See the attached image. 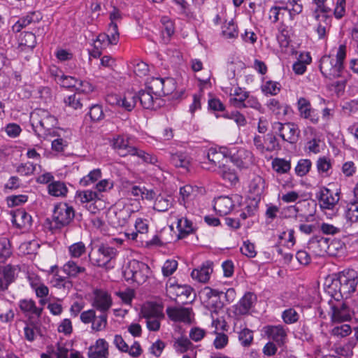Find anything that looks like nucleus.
I'll use <instances>...</instances> for the list:
<instances>
[{
  "mask_svg": "<svg viewBox=\"0 0 358 358\" xmlns=\"http://www.w3.org/2000/svg\"><path fill=\"white\" fill-rule=\"evenodd\" d=\"M10 244L6 238H0V263L5 262L11 255Z\"/></svg>",
  "mask_w": 358,
  "mask_h": 358,
  "instance_id": "56",
  "label": "nucleus"
},
{
  "mask_svg": "<svg viewBox=\"0 0 358 358\" xmlns=\"http://www.w3.org/2000/svg\"><path fill=\"white\" fill-rule=\"evenodd\" d=\"M141 315L145 320L151 317H164L162 310L152 303L144 305L141 309Z\"/></svg>",
  "mask_w": 358,
  "mask_h": 358,
  "instance_id": "50",
  "label": "nucleus"
},
{
  "mask_svg": "<svg viewBox=\"0 0 358 358\" xmlns=\"http://www.w3.org/2000/svg\"><path fill=\"white\" fill-rule=\"evenodd\" d=\"M265 333L270 339L277 343H282L285 338L286 332L281 326H268L266 327Z\"/></svg>",
  "mask_w": 358,
  "mask_h": 358,
  "instance_id": "37",
  "label": "nucleus"
},
{
  "mask_svg": "<svg viewBox=\"0 0 358 358\" xmlns=\"http://www.w3.org/2000/svg\"><path fill=\"white\" fill-rule=\"evenodd\" d=\"M75 216L74 209L66 203H59L55 206L52 214V227L62 229L68 226Z\"/></svg>",
  "mask_w": 358,
  "mask_h": 358,
  "instance_id": "8",
  "label": "nucleus"
},
{
  "mask_svg": "<svg viewBox=\"0 0 358 358\" xmlns=\"http://www.w3.org/2000/svg\"><path fill=\"white\" fill-rule=\"evenodd\" d=\"M69 349L62 344L58 343L55 348H48L45 353L41 355V358H69Z\"/></svg>",
  "mask_w": 358,
  "mask_h": 358,
  "instance_id": "34",
  "label": "nucleus"
},
{
  "mask_svg": "<svg viewBox=\"0 0 358 358\" xmlns=\"http://www.w3.org/2000/svg\"><path fill=\"white\" fill-rule=\"evenodd\" d=\"M138 99L141 105L145 109H153L156 96L148 90H141L138 92Z\"/></svg>",
  "mask_w": 358,
  "mask_h": 358,
  "instance_id": "43",
  "label": "nucleus"
},
{
  "mask_svg": "<svg viewBox=\"0 0 358 358\" xmlns=\"http://www.w3.org/2000/svg\"><path fill=\"white\" fill-rule=\"evenodd\" d=\"M327 0H313L315 8L313 10V17L316 21H329L331 9L325 5Z\"/></svg>",
  "mask_w": 358,
  "mask_h": 358,
  "instance_id": "26",
  "label": "nucleus"
},
{
  "mask_svg": "<svg viewBox=\"0 0 358 358\" xmlns=\"http://www.w3.org/2000/svg\"><path fill=\"white\" fill-rule=\"evenodd\" d=\"M166 313L169 317L174 322L189 323L192 320V308L170 307L166 309Z\"/></svg>",
  "mask_w": 358,
  "mask_h": 358,
  "instance_id": "18",
  "label": "nucleus"
},
{
  "mask_svg": "<svg viewBox=\"0 0 358 358\" xmlns=\"http://www.w3.org/2000/svg\"><path fill=\"white\" fill-rule=\"evenodd\" d=\"M66 131L60 129L55 132L54 137H57L52 141V150L57 152H62L67 148L71 139Z\"/></svg>",
  "mask_w": 358,
  "mask_h": 358,
  "instance_id": "28",
  "label": "nucleus"
},
{
  "mask_svg": "<svg viewBox=\"0 0 358 358\" xmlns=\"http://www.w3.org/2000/svg\"><path fill=\"white\" fill-rule=\"evenodd\" d=\"M19 41L20 47L22 50H32L36 45V36L32 32L22 34Z\"/></svg>",
  "mask_w": 358,
  "mask_h": 358,
  "instance_id": "46",
  "label": "nucleus"
},
{
  "mask_svg": "<svg viewBox=\"0 0 358 358\" xmlns=\"http://www.w3.org/2000/svg\"><path fill=\"white\" fill-rule=\"evenodd\" d=\"M120 105L118 108H122L127 111H131L136 104V96L131 92L120 96Z\"/></svg>",
  "mask_w": 358,
  "mask_h": 358,
  "instance_id": "48",
  "label": "nucleus"
},
{
  "mask_svg": "<svg viewBox=\"0 0 358 358\" xmlns=\"http://www.w3.org/2000/svg\"><path fill=\"white\" fill-rule=\"evenodd\" d=\"M223 294L217 289H213L209 287H205L200 292L201 297L207 303L208 306L213 305L220 298V295Z\"/></svg>",
  "mask_w": 358,
  "mask_h": 358,
  "instance_id": "41",
  "label": "nucleus"
},
{
  "mask_svg": "<svg viewBox=\"0 0 358 358\" xmlns=\"http://www.w3.org/2000/svg\"><path fill=\"white\" fill-rule=\"evenodd\" d=\"M226 93H229V103L236 108H243L244 101L248 98L249 92L240 87L227 88Z\"/></svg>",
  "mask_w": 358,
  "mask_h": 358,
  "instance_id": "19",
  "label": "nucleus"
},
{
  "mask_svg": "<svg viewBox=\"0 0 358 358\" xmlns=\"http://www.w3.org/2000/svg\"><path fill=\"white\" fill-rule=\"evenodd\" d=\"M101 176L102 172L100 169H93L87 175L80 179V185L83 187L90 186L98 181Z\"/></svg>",
  "mask_w": 358,
  "mask_h": 358,
  "instance_id": "52",
  "label": "nucleus"
},
{
  "mask_svg": "<svg viewBox=\"0 0 358 358\" xmlns=\"http://www.w3.org/2000/svg\"><path fill=\"white\" fill-rule=\"evenodd\" d=\"M74 88L78 94H90L94 90V87L89 81L78 79H77Z\"/></svg>",
  "mask_w": 358,
  "mask_h": 358,
  "instance_id": "62",
  "label": "nucleus"
},
{
  "mask_svg": "<svg viewBox=\"0 0 358 358\" xmlns=\"http://www.w3.org/2000/svg\"><path fill=\"white\" fill-rule=\"evenodd\" d=\"M87 252V247L83 241H78L68 247V253L73 259L80 258Z\"/></svg>",
  "mask_w": 358,
  "mask_h": 358,
  "instance_id": "49",
  "label": "nucleus"
},
{
  "mask_svg": "<svg viewBox=\"0 0 358 358\" xmlns=\"http://www.w3.org/2000/svg\"><path fill=\"white\" fill-rule=\"evenodd\" d=\"M272 128L285 141L295 143L298 140L300 131L297 125L294 123L282 124L275 122L272 124Z\"/></svg>",
  "mask_w": 358,
  "mask_h": 358,
  "instance_id": "9",
  "label": "nucleus"
},
{
  "mask_svg": "<svg viewBox=\"0 0 358 358\" xmlns=\"http://www.w3.org/2000/svg\"><path fill=\"white\" fill-rule=\"evenodd\" d=\"M191 157L185 152L178 151L171 154V163L177 168L187 169L191 164Z\"/></svg>",
  "mask_w": 358,
  "mask_h": 358,
  "instance_id": "32",
  "label": "nucleus"
},
{
  "mask_svg": "<svg viewBox=\"0 0 358 358\" xmlns=\"http://www.w3.org/2000/svg\"><path fill=\"white\" fill-rule=\"evenodd\" d=\"M93 294V307L101 313H106L113 304L110 294L103 289H95Z\"/></svg>",
  "mask_w": 358,
  "mask_h": 358,
  "instance_id": "16",
  "label": "nucleus"
},
{
  "mask_svg": "<svg viewBox=\"0 0 358 358\" xmlns=\"http://www.w3.org/2000/svg\"><path fill=\"white\" fill-rule=\"evenodd\" d=\"M48 193L55 197H64L68 192L66 184L62 181H52L48 186Z\"/></svg>",
  "mask_w": 358,
  "mask_h": 358,
  "instance_id": "39",
  "label": "nucleus"
},
{
  "mask_svg": "<svg viewBox=\"0 0 358 358\" xmlns=\"http://www.w3.org/2000/svg\"><path fill=\"white\" fill-rule=\"evenodd\" d=\"M113 181L110 179H103L95 185V192H98L101 197V193L108 192L113 188Z\"/></svg>",
  "mask_w": 358,
  "mask_h": 358,
  "instance_id": "64",
  "label": "nucleus"
},
{
  "mask_svg": "<svg viewBox=\"0 0 358 358\" xmlns=\"http://www.w3.org/2000/svg\"><path fill=\"white\" fill-rule=\"evenodd\" d=\"M146 89L156 96V100L161 96L171 94L176 90V82L172 78L152 77L146 82Z\"/></svg>",
  "mask_w": 358,
  "mask_h": 358,
  "instance_id": "7",
  "label": "nucleus"
},
{
  "mask_svg": "<svg viewBox=\"0 0 358 358\" xmlns=\"http://www.w3.org/2000/svg\"><path fill=\"white\" fill-rule=\"evenodd\" d=\"M11 222L17 228L28 230L31 226V216L27 213L24 209H17L12 211Z\"/></svg>",
  "mask_w": 358,
  "mask_h": 358,
  "instance_id": "20",
  "label": "nucleus"
},
{
  "mask_svg": "<svg viewBox=\"0 0 358 358\" xmlns=\"http://www.w3.org/2000/svg\"><path fill=\"white\" fill-rule=\"evenodd\" d=\"M268 108L272 110L278 116H285L287 114L289 109L288 106L281 104L280 101L275 99H271L267 103Z\"/></svg>",
  "mask_w": 358,
  "mask_h": 358,
  "instance_id": "51",
  "label": "nucleus"
},
{
  "mask_svg": "<svg viewBox=\"0 0 358 358\" xmlns=\"http://www.w3.org/2000/svg\"><path fill=\"white\" fill-rule=\"evenodd\" d=\"M238 341L245 348L250 347L253 342V331L247 327L241 329L238 332Z\"/></svg>",
  "mask_w": 358,
  "mask_h": 358,
  "instance_id": "55",
  "label": "nucleus"
},
{
  "mask_svg": "<svg viewBox=\"0 0 358 358\" xmlns=\"http://www.w3.org/2000/svg\"><path fill=\"white\" fill-rule=\"evenodd\" d=\"M358 284V273L354 269H345L343 271L329 276L325 285L332 292L340 294L343 299H348L356 291Z\"/></svg>",
  "mask_w": 358,
  "mask_h": 358,
  "instance_id": "2",
  "label": "nucleus"
},
{
  "mask_svg": "<svg viewBox=\"0 0 358 358\" xmlns=\"http://www.w3.org/2000/svg\"><path fill=\"white\" fill-rule=\"evenodd\" d=\"M176 227L178 231V238H183L195 230L193 222L187 217H181L177 218Z\"/></svg>",
  "mask_w": 358,
  "mask_h": 358,
  "instance_id": "30",
  "label": "nucleus"
},
{
  "mask_svg": "<svg viewBox=\"0 0 358 358\" xmlns=\"http://www.w3.org/2000/svg\"><path fill=\"white\" fill-rule=\"evenodd\" d=\"M139 266L145 268V264L136 259H132L128 262L123 271V275L127 281H131V279H134Z\"/></svg>",
  "mask_w": 358,
  "mask_h": 358,
  "instance_id": "42",
  "label": "nucleus"
},
{
  "mask_svg": "<svg viewBox=\"0 0 358 358\" xmlns=\"http://www.w3.org/2000/svg\"><path fill=\"white\" fill-rule=\"evenodd\" d=\"M241 201L242 196L238 194H233L231 196H221L214 200L213 208L220 215H226Z\"/></svg>",
  "mask_w": 358,
  "mask_h": 358,
  "instance_id": "11",
  "label": "nucleus"
},
{
  "mask_svg": "<svg viewBox=\"0 0 358 358\" xmlns=\"http://www.w3.org/2000/svg\"><path fill=\"white\" fill-rule=\"evenodd\" d=\"M312 162L308 159H300L295 167V173L299 176H306L310 170Z\"/></svg>",
  "mask_w": 358,
  "mask_h": 358,
  "instance_id": "59",
  "label": "nucleus"
},
{
  "mask_svg": "<svg viewBox=\"0 0 358 358\" xmlns=\"http://www.w3.org/2000/svg\"><path fill=\"white\" fill-rule=\"evenodd\" d=\"M20 271L17 265L7 264L0 266V291H4L15 281Z\"/></svg>",
  "mask_w": 358,
  "mask_h": 358,
  "instance_id": "15",
  "label": "nucleus"
},
{
  "mask_svg": "<svg viewBox=\"0 0 358 358\" xmlns=\"http://www.w3.org/2000/svg\"><path fill=\"white\" fill-rule=\"evenodd\" d=\"M273 169L279 174L287 173L291 169L290 162L282 158H275L272 161Z\"/></svg>",
  "mask_w": 358,
  "mask_h": 358,
  "instance_id": "54",
  "label": "nucleus"
},
{
  "mask_svg": "<svg viewBox=\"0 0 358 358\" xmlns=\"http://www.w3.org/2000/svg\"><path fill=\"white\" fill-rule=\"evenodd\" d=\"M340 199L338 192H334L328 188L324 187L320 191V204L324 209H333Z\"/></svg>",
  "mask_w": 358,
  "mask_h": 358,
  "instance_id": "22",
  "label": "nucleus"
},
{
  "mask_svg": "<svg viewBox=\"0 0 358 358\" xmlns=\"http://www.w3.org/2000/svg\"><path fill=\"white\" fill-rule=\"evenodd\" d=\"M173 202L171 196L159 194L155 199L154 208L159 212H165L172 206Z\"/></svg>",
  "mask_w": 358,
  "mask_h": 358,
  "instance_id": "40",
  "label": "nucleus"
},
{
  "mask_svg": "<svg viewBox=\"0 0 358 358\" xmlns=\"http://www.w3.org/2000/svg\"><path fill=\"white\" fill-rule=\"evenodd\" d=\"M352 310H350L345 303H339L332 307L331 320L334 322H343L351 319Z\"/></svg>",
  "mask_w": 358,
  "mask_h": 358,
  "instance_id": "27",
  "label": "nucleus"
},
{
  "mask_svg": "<svg viewBox=\"0 0 358 358\" xmlns=\"http://www.w3.org/2000/svg\"><path fill=\"white\" fill-rule=\"evenodd\" d=\"M107 314L106 313H101L99 316H96L92 322V329L96 331H100L106 329L107 322Z\"/></svg>",
  "mask_w": 358,
  "mask_h": 358,
  "instance_id": "60",
  "label": "nucleus"
},
{
  "mask_svg": "<svg viewBox=\"0 0 358 358\" xmlns=\"http://www.w3.org/2000/svg\"><path fill=\"white\" fill-rule=\"evenodd\" d=\"M297 108L301 117L308 119L313 124L318 122L319 117L311 107L309 100L304 97H300L297 101Z\"/></svg>",
  "mask_w": 358,
  "mask_h": 358,
  "instance_id": "17",
  "label": "nucleus"
},
{
  "mask_svg": "<svg viewBox=\"0 0 358 358\" xmlns=\"http://www.w3.org/2000/svg\"><path fill=\"white\" fill-rule=\"evenodd\" d=\"M64 103L65 106L69 107L73 110L81 109L83 107L81 99L78 93H75L68 96L67 97H65L64 99Z\"/></svg>",
  "mask_w": 358,
  "mask_h": 358,
  "instance_id": "58",
  "label": "nucleus"
},
{
  "mask_svg": "<svg viewBox=\"0 0 358 358\" xmlns=\"http://www.w3.org/2000/svg\"><path fill=\"white\" fill-rule=\"evenodd\" d=\"M117 255L116 248L102 244L96 252L92 255L90 252L88 257L93 265L108 269L114 267L112 261L115 259Z\"/></svg>",
  "mask_w": 358,
  "mask_h": 358,
  "instance_id": "6",
  "label": "nucleus"
},
{
  "mask_svg": "<svg viewBox=\"0 0 358 358\" xmlns=\"http://www.w3.org/2000/svg\"><path fill=\"white\" fill-rule=\"evenodd\" d=\"M199 192V187L191 185H185L179 189L178 203L187 210L192 209L193 201Z\"/></svg>",
  "mask_w": 358,
  "mask_h": 358,
  "instance_id": "13",
  "label": "nucleus"
},
{
  "mask_svg": "<svg viewBox=\"0 0 358 358\" xmlns=\"http://www.w3.org/2000/svg\"><path fill=\"white\" fill-rule=\"evenodd\" d=\"M173 346L178 353H185L189 350L193 351V344L187 338L184 336L175 338Z\"/></svg>",
  "mask_w": 358,
  "mask_h": 358,
  "instance_id": "47",
  "label": "nucleus"
},
{
  "mask_svg": "<svg viewBox=\"0 0 358 358\" xmlns=\"http://www.w3.org/2000/svg\"><path fill=\"white\" fill-rule=\"evenodd\" d=\"M343 66L339 64L334 57L324 55L320 59V69L322 75L329 78L334 79L341 76Z\"/></svg>",
  "mask_w": 358,
  "mask_h": 358,
  "instance_id": "10",
  "label": "nucleus"
},
{
  "mask_svg": "<svg viewBox=\"0 0 358 358\" xmlns=\"http://www.w3.org/2000/svg\"><path fill=\"white\" fill-rule=\"evenodd\" d=\"M113 148L122 157L128 155L137 156L145 162L155 164L157 159L155 156L146 153L143 150H138L136 147L129 146L128 138L123 135H117L112 140Z\"/></svg>",
  "mask_w": 358,
  "mask_h": 358,
  "instance_id": "3",
  "label": "nucleus"
},
{
  "mask_svg": "<svg viewBox=\"0 0 358 358\" xmlns=\"http://www.w3.org/2000/svg\"><path fill=\"white\" fill-rule=\"evenodd\" d=\"M40 17L36 13H30L26 16L20 18L13 26V30L20 32L23 28L33 22H38Z\"/></svg>",
  "mask_w": 358,
  "mask_h": 358,
  "instance_id": "38",
  "label": "nucleus"
},
{
  "mask_svg": "<svg viewBox=\"0 0 358 358\" xmlns=\"http://www.w3.org/2000/svg\"><path fill=\"white\" fill-rule=\"evenodd\" d=\"M20 310L26 315L35 316L39 318L43 313V307H37L36 302L32 299H22L19 302Z\"/></svg>",
  "mask_w": 358,
  "mask_h": 358,
  "instance_id": "29",
  "label": "nucleus"
},
{
  "mask_svg": "<svg viewBox=\"0 0 358 358\" xmlns=\"http://www.w3.org/2000/svg\"><path fill=\"white\" fill-rule=\"evenodd\" d=\"M317 169L320 174L329 176V171L331 169L332 164L329 158L326 157H320L316 163Z\"/></svg>",
  "mask_w": 358,
  "mask_h": 358,
  "instance_id": "57",
  "label": "nucleus"
},
{
  "mask_svg": "<svg viewBox=\"0 0 358 358\" xmlns=\"http://www.w3.org/2000/svg\"><path fill=\"white\" fill-rule=\"evenodd\" d=\"M328 238L322 236H315L308 243V249L316 256H323L327 254Z\"/></svg>",
  "mask_w": 358,
  "mask_h": 358,
  "instance_id": "21",
  "label": "nucleus"
},
{
  "mask_svg": "<svg viewBox=\"0 0 358 358\" xmlns=\"http://www.w3.org/2000/svg\"><path fill=\"white\" fill-rule=\"evenodd\" d=\"M166 294L171 299H176L178 297L189 299L192 288L188 285H181L176 283L174 279L170 278L166 282Z\"/></svg>",
  "mask_w": 358,
  "mask_h": 358,
  "instance_id": "12",
  "label": "nucleus"
},
{
  "mask_svg": "<svg viewBox=\"0 0 358 358\" xmlns=\"http://www.w3.org/2000/svg\"><path fill=\"white\" fill-rule=\"evenodd\" d=\"M231 161L230 163H226L216 173L219 174L223 180L228 181L231 184H236L238 180V178L235 169L231 168Z\"/></svg>",
  "mask_w": 358,
  "mask_h": 358,
  "instance_id": "35",
  "label": "nucleus"
},
{
  "mask_svg": "<svg viewBox=\"0 0 358 358\" xmlns=\"http://www.w3.org/2000/svg\"><path fill=\"white\" fill-rule=\"evenodd\" d=\"M212 268L208 265H203L199 268L194 269L191 273L193 279L200 282H206L210 279Z\"/></svg>",
  "mask_w": 358,
  "mask_h": 358,
  "instance_id": "44",
  "label": "nucleus"
},
{
  "mask_svg": "<svg viewBox=\"0 0 358 358\" xmlns=\"http://www.w3.org/2000/svg\"><path fill=\"white\" fill-rule=\"evenodd\" d=\"M200 163L203 169L217 172L226 163H230L229 151L226 148H210Z\"/></svg>",
  "mask_w": 358,
  "mask_h": 358,
  "instance_id": "5",
  "label": "nucleus"
},
{
  "mask_svg": "<svg viewBox=\"0 0 358 358\" xmlns=\"http://www.w3.org/2000/svg\"><path fill=\"white\" fill-rule=\"evenodd\" d=\"M29 120L34 134L41 139L49 140L60 129L57 127V117L45 109H35L30 113Z\"/></svg>",
  "mask_w": 358,
  "mask_h": 358,
  "instance_id": "1",
  "label": "nucleus"
},
{
  "mask_svg": "<svg viewBox=\"0 0 358 358\" xmlns=\"http://www.w3.org/2000/svg\"><path fill=\"white\" fill-rule=\"evenodd\" d=\"M256 301L255 294L252 292L245 293L235 307L236 314L240 315L248 314Z\"/></svg>",
  "mask_w": 358,
  "mask_h": 358,
  "instance_id": "25",
  "label": "nucleus"
},
{
  "mask_svg": "<svg viewBox=\"0 0 358 358\" xmlns=\"http://www.w3.org/2000/svg\"><path fill=\"white\" fill-rule=\"evenodd\" d=\"M76 201L82 204L88 205L92 202H96L101 200V196L98 192L92 189H86L83 191H77L76 194Z\"/></svg>",
  "mask_w": 358,
  "mask_h": 358,
  "instance_id": "33",
  "label": "nucleus"
},
{
  "mask_svg": "<svg viewBox=\"0 0 358 358\" xmlns=\"http://www.w3.org/2000/svg\"><path fill=\"white\" fill-rule=\"evenodd\" d=\"M87 355L89 358H108V343L103 338L96 340L95 344L89 348Z\"/></svg>",
  "mask_w": 358,
  "mask_h": 358,
  "instance_id": "24",
  "label": "nucleus"
},
{
  "mask_svg": "<svg viewBox=\"0 0 358 358\" xmlns=\"http://www.w3.org/2000/svg\"><path fill=\"white\" fill-rule=\"evenodd\" d=\"M135 230L134 231L125 232V236L129 240L138 241L141 235L145 234L149 230L148 220L143 217H138L134 222Z\"/></svg>",
  "mask_w": 358,
  "mask_h": 358,
  "instance_id": "23",
  "label": "nucleus"
},
{
  "mask_svg": "<svg viewBox=\"0 0 358 358\" xmlns=\"http://www.w3.org/2000/svg\"><path fill=\"white\" fill-rule=\"evenodd\" d=\"M303 10V5L300 0H288L285 6H272L268 11V19L273 23L283 22L287 15L290 20Z\"/></svg>",
  "mask_w": 358,
  "mask_h": 358,
  "instance_id": "4",
  "label": "nucleus"
},
{
  "mask_svg": "<svg viewBox=\"0 0 358 358\" xmlns=\"http://www.w3.org/2000/svg\"><path fill=\"white\" fill-rule=\"evenodd\" d=\"M23 331L25 339L29 342H33L36 339L38 332V328L32 322L26 324Z\"/></svg>",
  "mask_w": 358,
  "mask_h": 358,
  "instance_id": "63",
  "label": "nucleus"
},
{
  "mask_svg": "<svg viewBox=\"0 0 358 358\" xmlns=\"http://www.w3.org/2000/svg\"><path fill=\"white\" fill-rule=\"evenodd\" d=\"M63 272L69 277L75 278L79 275L85 273L86 271L85 267L79 265L78 262L74 260L70 259L67 261L62 268Z\"/></svg>",
  "mask_w": 358,
  "mask_h": 358,
  "instance_id": "31",
  "label": "nucleus"
},
{
  "mask_svg": "<svg viewBox=\"0 0 358 358\" xmlns=\"http://www.w3.org/2000/svg\"><path fill=\"white\" fill-rule=\"evenodd\" d=\"M266 188L265 180L256 175L250 180L248 185V196L254 202H259Z\"/></svg>",
  "mask_w": 358,
  "mask_h": 358,
  "instance_id": "14",
  "label": "nucleus"
},
{
  "mask_svg": "<svg viewBox=\"0 0 358 358\" xmlns=\"http://www.w3.org/2000/svg\"><path fill=\"white\" fill-rule=\"evenodd\" d=\"M222 36L226 39H234L238 36V29L237 25L233 20L225 23L222 27Z\"/></svg>",
  "mask_w": 358,
  "mask_h": 358,
  "instance_id": "45",
  "label": "nucleus"
},
{
  "mask_svg": "<svg viewBox=\"0 0 358 358\" xmlns=\"http://www.w3.org/2000/svg\"><path fill=\"white\" fill-rule=\"evenodd\" d=\"M345 217L350 223L358 222V201L350 202L346 206Z\"/></svg>",
  "mask_w": 358,
  "mask_h": 358,
  "instance_id": "53",
  "label": "nucleus"
},
{
  "mask_svg": "<svg viewBox=\"0 0 358 358\" xmlns=\"http://www.w3.org/2000/svg\"><path fill=\"white\" fill-rule=\"evenodd\" d=\"M162 27V36L164 43H168L171 37L175 33V26L173 22L168 17L163 16L161 18Z\"/></svg>",
  "mask_w": 358,
  "mask_h": 358,
  "instance_id": "36",
  "label": "nucleus"
},
{
  "mask_svg": "<svg viewBox=\"0 0 358 358\" xmlns=\"http://www.w3.org/2000/svg\"><path fill=\"white\" fill-rule=\"evenodd\" d=\"M262 90L264 94L276 95L280 90V85L278 82L267 80L262 85Z\"/></svg>",
  "mask_w": 358,
  "mask_h": 358,
  "instance_id": "61",
  "label": "nucleus"
}]
</instances>
